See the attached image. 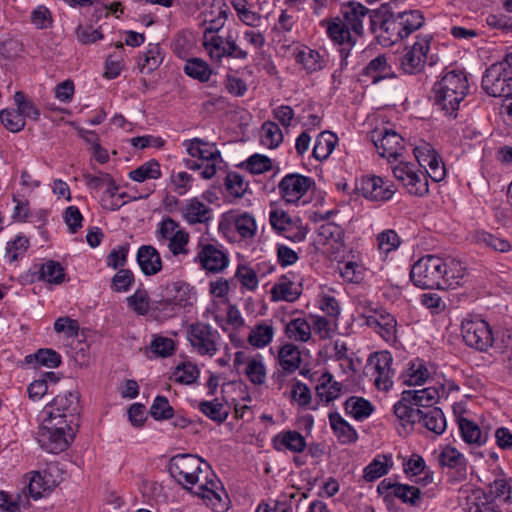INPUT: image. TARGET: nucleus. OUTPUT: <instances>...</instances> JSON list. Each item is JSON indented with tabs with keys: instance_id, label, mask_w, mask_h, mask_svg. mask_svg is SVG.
<instances>
[{
	"instance_id": "nucleus-43",
	"label": "nucleus",
	"mask_w": 512,
	"mask_h": 512,
	"mask_svg": "<svg viewBox=\"0 0 512 512\" xmlns=\"http://www.w3.org/2000/svg\"><path fill=\"white\" fill-rule=\"evenodd\" d=\"M201 44L211 61L221 63L225 58L226 42L222 36L208 35L202 37Z\"/></svg>"
},
{
	"instance_id": "nucleus-12",
	"label": "nucleus",
	"mask_w": 512,
	"mask_h": 512,
	"mask_svg": "<svg viewBox=\"0 0 512 512\" xmlns=\"http://www.w3.org/2000/svg\"><path fill=\"white\" fill-rule=\"evenodd\" d=\"M187 339L199 355L213 357L218 351L221 336L210 325L198 322L188 327Z\"/></svg>"
},
{
	"instance_id": "nucleus-27",
	"label": "nucleus",
	"mask_w": 512,
	"mask_h": 512,
	"mask_svg": "<svg viewBox=\"0 0 512 512\" xmlns=\"http://www.w3.org/2000/svg\"><path fill=\"white\" fill-rule=\"evenodd\" d=\"M413 406L409 391H403L401 399L393 407V414L404 429L412 428L420 416L421 410L415 409Z\"/></svg>"
},
{
	"instance_id": "nucleus-60",
	"label": "nucleus",
	"mask_w": 512,
	"mask_h": 512,
	"mask_svg": "<svg viewBox=\"0 0 512 512\" xmlns=\"http://www.w3.org/2000/svg\"><path fill=\"white\" fill-rule=\"evenodd\" d=\"M150 414L155 420H167L173 417L174 410L164 396H157L151 407Z\"/></svg>"
},
{
	"instance_id": "nucleus-13",
	"label": "nucleus",
	"mask_w": 512,
	"mask_h": 512,
	"mask_svg": "<svg viewBox=\"0 0 512 512\" xmlns=\"http://www.w3.org/2000/svg\"><path fill=\"white\" fill-rule=\"evenodd\" d=\"M314 184L315 182L311 177L299 173H289L279 181L278 192L281 199L287 204H305L307 201L303 198Z\"/></svg>"
},
{
	"instance_id": "nucleus-38",
	"label": "nucleus",
	"mask_w": 512,
	"mask_h": 512,
	"mask_svg": "<svg viewBox=\"0 0 512 512\" xmlns=\"http://www.w3.org/2000/svg\"><path fill=\"white\" fill-rule=\"evenodd\" d=\"M278 361L279 365L284 371L292 373L296 371L301 365V352L295 344L286 343L279 349Z\"/></svg>"
},
{
	"instance_id": "nucleus-18",
	"label": "nucleus",
	"mask_w": 512,
	"mask_h": 512,
	"mask_svg": "<svg viewBox=\"0 0 512 512\" xmlns=\"http://www.w3.org/2000/svg\"><path fill=\"white\" fill-rule=\"evenodd\" d=\"M428 386L417 390H408L412 404L418 407H432L441 398L447 397L445 377L441 375L437 380L427 383Z\"/></svg>"
},
{
	"instance_id": "nucleus-36",
	"label": "nucleus",
	"mask_w": 512,
	"mask_h": 512,
	"mask_svg": "<svg viewBox=\"0 0 512 512\" xmlns=\"http://www.w3.org/2000/svg\"><path fill=\"white\" fill-rule=\"evenodd\" d=\"M274 334L275 328L272 322L262 320L251 328L248 342L255 348H264L272 342Z\"/></svg>"
},
{
	"instance_id": "nucleus-40",
	"label": "nucleus",
	"mask_w": 512,
	"mask_h": 512,
	"mask_svg": "<svg viewBox=\"0 0 512 512\" xmlns=\"http://www.w3.org/2000/svg\"><path fill=\"white\" fill-rule=\"evenodd\" d=\"M337 142L336 134L330 131L319 133L312 150L313 157L318 161L326 160L335 149Z\"/></svg>"
},
{
	"instance_id": "nucleus-8",
	"label": "nucleus",
	"mask_w": 512,
	"mask_h": 512,
	"mask_svg": "<svg viewBox=\"0 0 512 512\" xmlns=\"http://www.w3.org/2000/svg\"><path fill=\"white\" fill-rule=\"evenodd\" d=\"M482 88L493 97H512V65L507 56L503 62L486 70Z\"/></svg>"
},
{
	"instance_id": "nucleus-35",
	"label": "nucleus",
	"mask_w": 512,
	"mask_h": 512,
	"mask_svg": "<svg viewBox=\"0 0 512 512\" xmlns=\"http://www.w3.org/2000/svg\"><path fill=\"white\" fill-rule=\"evenodd\" d=\"M418 422L422 427L436 436L442 435L447 428L446 417L440 408L434 407L426 412L421 411Z\"/></svg>"
},
{
	"instance_id": "nucleus-33",
	"label": "nucleus",
	"mask_w": 512,
	"mask_h": 512,
	"mask_svg": "<svg viewBox=\"0 0 512 512\" xmlns=\"http://www.w3.org/2000/svg\"><path fill=\"white\" fill-rule=\"evenodd\" d=\"M342 388V384L336 381L331 373L325 372L319 377L315 389L320 400L330 403L340 396Z\"/></svg>"
},
{
	"instance_id": "nucleus-58",
	"label": "nucleus",
	"mask_w": 512,
	"mask_h": 512,
	"mask_svg": "<svg viewBox=\"0 0 512 512\" xmlns=\"http://www.w3.org/2000/svg\"><path fill=\"white\" fill-rule=\"evenodd\" d=\"M0 120L6 129L14 133L21 131L25 126L23 115L18 110H2L0 112Z\"/></svg>"
},
{
	"instance_id": "nucleus-2",
	"label": "nucleus",
	"mask_w": 512,
	"mask_h": 512,
	"mask_svg": "<svg viewBox=\"0 0 512 512\" xmlns=\"http://www.w3.org/2000/svg\"><path fill=\"white\" fill-rule=\"evenodd\" d=\"M413 152L418 164L426 168V171L403 161L391 166V170L396 181L408 194L424 197L429 193L428 177L434 182H440L446 177V168L437 150L428 142L421 141Z\"/></svg>"
},
{
	"instance_id": "nucleus-22",
	"label": "nucleus",
	"mask_w": 512,
	"mask_h": 512,
	"mask_svg": "<svg viewBox=\"0 0 512 512\" xmlns=\"http://www.w3.org/2000/svg\"><path fill=\"white\" fill-rule=\"evenodd\" d=\"M54 470H56V467L49 466L43 472L33 471L29 474L27 488L32 498L35 500L42 498L58 484L57 480L53 478Z\"/></svg>"
},
{
	"instance_id": "nucleus-63",
	"label": "nucleus",
	"mask_w": 512,
	"mask_h": 512,
	"mask_svg": "<svg viewBox=\"0 0 512 512\" xmlns=\"http://www.w3.org/2000/svg\"><path fill=\"white\" fill-rule=\"evenodd\" d=\"M128 306L139 315H146L150 309L148 293L145 290H136L127 298Z\"/></svg>"
},
{
	"instance_id": "nucleus-24",
	"label": "nucleus",
	"mask_w": 512,
	"mask_h": 512,
	"mask_svg": "<svg viewBox=\"0 0 512 512\" xmlns=\"http://www.w3.org/2000/svg\"><path fill=\"white\" fill-rule=\"evenodd\" d=\"M457 426L461 439L467 445L478 448L487 443L488 432L483 431L473 420L457 415Z\"/></svg>"
},
{
	"instance_id": "nucleus-49",
	"label": "nucleus",
	"mask_w": 512,
	"mask_h": 512,
	"mask_svg": "<svg viewBox=\"0 0 512 512\" xmlns=\"http://www.w3.org/2000/svg\"><path fill=\"white\" fill-rule=\"evenodd\" d=\"M245 375L254 385H262L266 381V367L261 355H256L247 360Z\"/></svg>"
},
{
	"instance_id": "nucleus-26",
	"label": "nucleus",
	"mask_w": 512,
	"mask_h": 512,
	"mask_svg": "<svg viewBox=\"0 0 512 512\" xmlns=\"http://www.w3.org/2000/svg\"><path fill=\"white\" fill-rule=\"evenodd\" d=\"M183 145L192 158L199 161H222L221 153L215 144L204 141L200 138L186 140Z\"/></svg>"
},
{
	"instance_id": "nucleus-54",
	"label": "nucleus",
	"mask_w": 512,
	"mask_h": 512,
	"mask_svg": "<svg viewBox=\"0 0 512 512\" xmlns=\"http://www.w3.org/2000/svg\"><path fill=\"white\" fill-rule=\"evenodd\" d=\"M235 278L241 284V291L254 292L259 285L256 272L249 266L239 265L235 272Z\"/></svg>"
},
{
	"instance_id": "nucleus-46",
	"label": "nucleus",
	"mask_w": 512,
	"mask_h": 512,
	"mask_svg": "<svg viewBox=\"0 0 512 512\" xmlns=\"http://www.w3.org/2000/svg\"><path fill=\"white\" fill-rule=\"evenodd\" d=\"M184 72L200 82H207L212 75L210 66L201 58L188 59L184 66Z\"/></svg>"
},
{
	"instance_id": "nucleus-57",
	"label": "nucleus",
	"mask_w": 512,
	"mask_h": 512,
	"mask_svg": "<svg viewBox=\"0 0 512 512\" xmlns=\"http://www.w3.org/2000/svg\"><path fill=\"white\" fill-rule=\"evenodd\" d=\"M162 62L161 49L159 45H149V49L139 58L141 70L148 72L155 70Z\"/></svg>"
},
{
	"instance_id": "nucleus-14",
	"label": "nucleus",
	"mask_w": 512,
	"mask_h": 512,
	"mask_svg": "<svg viewBox=\"0 0 512 512\" xmlns=\"http://www.w3.org/2000/svg\"><path fill=\"white\" fill-rule=\"evenodd\" d=\"M321 25L326 28V33L330 40L341 46L340 55L342 61H345L356 44L357 39L362 35L350 30L347 25L341 22L340 17L323 20Z\"/></svg>"
},
{
	"instance_id": "nucleus-34",
	"label": "nucleus",
	"mask_w": 512,
	"mask_h": 512,
	"mask_svg": "<svg viewBox=\"0 0 512 512\" xmlns=\"http://www.w3.org/2000/svg\"><path fill=\"white\" fill-rule=\"evenodd\" d=\"M384 181L375 175L363 176L357 183L356 189L370 201H382L384 199Z\"/></svg>"
},
{
	"instance_id": "nucleus-29",
	"label": "nucleus",
	"mask_w": 512,
	"mask_h": 512,
	"mask_svg": "<svg viewBox=\"0 0 512 512\" xmlns=\"http://www.w3.org/2000/svg\"><path fill=\"white\" fill-rule=\"evenodd\" d=\"M296 62L301 64L307 73H314L322 70L327 64L325 52L303 46L295 53Z\"/></svg>"
},
{
	"instance_id": "nucleus-20",
	"label": "nucleus",
	"mask_w": 512,
	"mask_h": 512,
	"mask_svg": "<svg viewBox=\"0 0 512 512\" xmlns=\"http://www.w3.org/2000/svg\"><path fill=\"white\" fill-rule=\"evenodd\" d=\"M470 241L488 251L506 253L512 250L511 242L497 231L476 229L470 233Z\"/></svg>"
},
{
	"instance_id": "nucleus-44",
	"label": "nucleus",
	"mask_w": 512,
	"mask_h": 512,
	"mask_svg": "<svg viewBox=\"0 0 512 512\" xmlns=\"http://www.w3.org/2000/svg\"><path fill=\"white\" fill-rule=\"evenodd\" d=\"M200 375L198 366L190 361L178 364L172 374V379L182 385H191L195 383Z\"/></svg>"
},
{
	"instance_id": "nucleus-55",
	"label": "nucleus",
	"mask_w": 512,
	"mask_h": 512,
	"mask_svg": "<svg viewBox=\"0 0 512 512\" xmlns=\"http://www.w3.org/2000/svg\"><path fill=\"white\" fill-rule=\"evenodd\" d=\"M380 355H382V352L371 353L363 369L364 375L373 380L379 389H381L382 383V367Z\"/></svg>"
},
{
	"instance_id": "nucleus-17",
	"label": "nucleus",
	"mask_w": 512,
	"mask_h": 512,
	"mask_svg": "<svg viewBox=\"0 0 512 512\" xmlns=\"http://www.w3.org/2000/svg\"><path fill=\"white\" fill-rule=\"evenodd\" d=\"M205 461L191 454H178L171 458L169 472L171 476L184 488H189V483L201 468Z\"/></svg>"
},
{
	"instance_id": "nucleus-61",
	"label": "nucleus",
	"mask_w": 512,
	"mask_h": 512,
	"mask_svg": "<svg viewBox=\"0 0 512 512\" xmlns=\"http://www.w3.org/2000/svg\"><path fill=\"white\" fill-rule=\"evenodd\" d=\"M190 235L187 231L181 229L178 230L176 235L170 238L168 241V249L173 256L187 255L189 253L188 243Z\"/></svg>"
},
{
	"instance_id": "nucleus-47",
	"label": "nucleus",
	"mask_w": 512,
	"mask_h": 512,
	"mask_svg": "<svg viewBox=\"0 0 512 512\" xmlns=\"http://www.w3.org/2000/svg\"><path fill=\"white\" fill-rule=\"evenodd\" d=\"M161 175L160 164L154 159L143 163L136 169L129 172V178L136 182L159 179Z\"/></svg>"
},
{
	"instance_id": "nucleus-51",
	"label": "nucleus",
	"mask_w": 512,
	"mask_h": 512,
	"mask_svg": "<svg viewBox=\"0 0 512 512\" xmlns=\"http://www.w3.org/2000/svg\"><path fill=\"white\" fill-rule=\"evenodd\" d=\"M345 409L357 420H363L369 417L373 411L371 403L361 397L349 398L345 403Z\"/></svg>"
},
{
	"instance_id": "nucleus-25",
	"label": "nucleus",
	"mask_w": 512,
	"mask_h": 512,
	"mask_svg": "<svg viewBox=\"0 0 512 512\" xmlns=\"http://www.w3.org/2000/svg\"><path fill=\"white\" fill-rule=\"evenodd\" d=\"M79 408V399L77 393L65 392L57 395L53 401L45 408L44 413L48 416L49 411H53L52 416H59L67 419L73 417Z\"/></svg>"
},
{
	"instance_id": "nucleus-59",
	"label": "nucleus",
	"mask_w": 512,
	"mask_h": 512,
	"mask_svg": "<svg viewBox=\"0 0 512 512\" xmlns=\"http://www.w3.org/2000/svg\"><path fill=\"white\" fill-rule=\"evenodd\" d=\"M225 187L230 195L242 197L248 189V183L237 172H229L225 178Z\"/></svg>"
},
{
	"instance_id": "nucleus-1",
	"label": "nucleus",
	"mask_w": 512,
	"mask_h": 512,
	"mask_svg": "<svg viewBox=\"0 0 512 512\" xmlns=\"http://www.w3.org/2000/svg\"><path fill=\"white\" fill-rule=\"evenodd\" d=\"M391 9V3H386V63L397 66L406 74L419 73L429 59L433 37L430 34L420 35L410 48L403 41L423 26L425 18L420 10L395 15Z\"/></svg>"
},
{
	"instance_id": "nucleus-41",
	"label": "nucleus",
	"mask_w": 512,
	"mask_h": 512,
	"mask_svg": "<svg viewBox=\"0 0 512 512\" xmlns=\"http://www.w3.org/2000/svg\"><path fill=\"white\" fill-rule=\"evenodd\" d=\"M386 499L388 496L393 495L400 499L403 503L409 505H416L420 500L421 492L418 487L408 484H388L386 485Z\"/></svg>"
},
{
	"instance_id": "nucleus-19",
	"label": "nucleus",
	"mask_w": 512,
	"mask_h": 512,
	"mask_svg": "<svg viewBox=\"0 0 512 512\" xmlns=\"http://www.w3.org/2000/svg\"><path fill=\"white\" fill-rule=\"evenodd\" d=\"M401 377L407 386H422L437 380L440 376L433 364L417 358L409 363Z\"/></svg>"
},
{
	"instance_id": "nucleus-6",
	"label": "nucleus",
	"mask_w": 512,
	"mask_h": 512,
	"mask_svg": "<svg viewBox=\"0 0 512 512\" xmlns=\"http://www.w3.org/2000/svg\"><path fill=\"white\" fill-rule=\"evenodd\" d=\"M51 414L53 411L48 412L38 428L37 441L47 452L57 454L69 447L72 436L68 431L71 428L67 419Z\"/></svg>"
},
{
	"instance_id": "nucleus-48",
	"label": "nucleus",
	"mask_w": 512,
	"mask_h": 512,
	"mask_svg": "<svg viewBox=\"0 0 512 512\" xmlns=\"http://www.w3.org/2000/svg\"><path fill=\"white\" fill-rule=\"evenodd\" d=\"M61 355L53 349H39L36 353L27 355L25 360L27 363L35 362L39 366H44L47 368H56L58 367L62 360Z\"/></svg>"
},
{
	"instance_id": "nucleus-28",
	"label": "nucleus",
	"mask_w": 512,
	"mask_h": 512,
	"mask_svg": "<svg viewBox=\"0 0 512 512\" xmlns=\"http://www.w3.org/2000/svg\"><path fill=\"white\" fill-rule=\"evenodd\" d=\"M136 260L141 271L147 276L155 275L162 269L160 253L152 245L140 246L137 251Z\"/></svg>"
},
{
	"instance_id": "nucleus-9",
	"label": "nucleus",
	"mask_w": 512,
	"mask_h": 512,
	"mask_svg": "<svg viewBox=\"0 0 512 512\" xmlns=\"http://www.w3.org/2000/svg\"><path fill=\"white\" fill-rule=\"evenodd\" d=\"M202 270L207 273H221L229 265L228 251L220 244L208 242L201 238L196 246V255L193 259Z\"/></svg>"
},
{
	"instance_id": "nucleus-16",
	"label": "nucleus",
	"mask_w": 512,
	"mask_h": 512,
	"mask_svg": "<svg viewBox=\"0 0 512 512\" xmlns=\"http://www.w3.org/2000/svg\"><path fill=\"white\" fill-rule=\"evenodd\" d=\"M231 225L242 240H252L256 236V219L248 212L238 213L230 211L224 214L218 224V230L223 234H227Z\"/></svg>"
},
{
	"instance_id": "nucleus-56",
	"label": "nucleus",
	"mask_w": 512,
	"mask_h": 512,
	"mask_svg": "<svg viewBox=\"0 0 512 512\" xmlns=\"http://www.w3.org/2000/svg\"><path fill=\"white\" fill-rule=\"evenodd\" d=\"M419 301L432 315H439L447 310L446 301L435 292L421 294Z\"/></svg>"
},
{
	"instance_id": "nucleus-11",
	"label": "nucleus",
	"mask_w": 512,
	"mask_h": 512,
	"mask_svg": "<svg viewBox=\"0 0 512 512\" xmlns=\"http://www.w3.org/2000/svg\"><path fill=\"white\" fill-rule=\"evenodd\" d=\"M436 461L442 469H447L448 482H463L468 475V460L462 452L452 445H441L434 452Z\"/></svg>"
},
{
	"instance_id": "nucleus-21",
	"label": "nucleus",
	"mask_w": 512,
	"mask_h": 512,
	"mask_svg": "<svg viewBox=\"0 0 512 512\" xmlns=\"http://www.w3.org/2000/svg\"><path fill=\"white\" fill-rule=\"evenodd\" d=\"M180 214L189 225H207L213 218V209L198 197H193L183 203Z\"/></svg>"
},
{
	"instance_id": "nucleus-52",
	"label": "nucleus",
	"mask_w": 512,
	"mask_h": 512,
	"mask_svg": "<svg viewBox=\"0 0 512 512\" xmlns=\"http://www.w3.org/2000/svg\"><path fill=\"white\" fill-rule=\"evenodd\" d=\"M405 150V140L403 136L394 130L386 128V158L390 162V158L395 161L402 156Z\"/></svg>"
},
{
	"instance_id": "nucleus-42",
	"label": "nucleus",
	"mask_w": 512,
	"mask_h": 512,
	"mask_svg": "<svg viewBox=\"0 0 512 512\" xmlns=\"http://www.w3.org/2000/svg\"><path fill=\"white\" fill-rule=\"evenodd\" d=\"M334 358L340 362L341 368L345 372H357L361 366L359 358H354L353 353H349L347 344L343 341L336 340L333 343Z\"/></svg>"
},
{
	"instance_id": "nucleus-23",
	"label": "nucleus",
	"mask_w": 512,
	"mask_h": 512,
	"mask_svg": "<svg viewBox=\"0 0 512 512\" xmlns=\"http://www.w3.org/2000/svg\"><path fill=\"white\" fill-rule=\"evenodd\" d=\"M369 9L359 2L348 1L341 5L340 20L347 25L350 30L363 34V19L368 14Z\"/></svg>"
},
{
	"instance_id": "nucleus-15",
	"label": "nucleus",
	"mask_w": 512,
	"mask_h": 512,
	"mask_svg": "<svg viewBox=\"0 0 512 512\" xmlns=\"http://www.w3.org/2000/svg\"><path fill=\"white\" fill-rule=\"evenodd\" d=\"M304 275L299 271H288L283 274L271 288L273 301H296L303 291Z\"/></svg>"
},
{
	"instance_id": "nucleus-53",
	"label": "nucleus",
	"mask_w": 512,
	"mask_h": 512,
	"mask_svg": "<svg viewBox=\"0 0 512 512\" xmlns=\"http://www.w3.org/2000/svg\"><path fill=\"white\" fill-rule=\"evenodd\" d=\"M283 140V134L280 127L271 121H267L261 128V143L270 148H276Z\"/></svg>"
},
{
	"instance_id": "nucleus-50",
	"label": "nucleus",
	"mask_w": 512,
	"mask_h": 512,
	"mask_svg": "<svg viewBox=\"0 0 512 512\" xmlns=\"http://www.w3.org/2000/svg\"><path fill=\"white\" fill-rule=\"evenodd\" d=\"M367 122L369 125L375 126L368 133V138L377 149L380 157H384V119L376 115L368 116Z\"/></svg>"
},
{
	"instance_id": "nucleus-10",
	"label": "nucleus",
	"mask_w": 512,
	"mask_h": 512,
	"mask_svg": "<svg viewBox=\"0 0 512 512\" xmlns=\"http://www.w3.org/2000/svg\"><path fill=\"white\" fill-rule=\"evenodd\" d=\"M269 222L275 233L294 243L305 241L309 232L308 225L300 217L291 216L282 209L271 210Z\"/></svg>"
},
{
	"instance_id": "nucleus-32",
	"label": "nucleus",
	"mask_w": 512,
	"mask_h": 512,
	"mask_svg": "<svg viewBox=\"0 0 512 512\" xmlns=\"http://www.w3.org/2000/svg\"><path fill=\"white\" fill-rule=\"evenodd\" d=\"M273 445L278 451L286 449L293 453H301L306 448V441L299 432L288 430L277 434L273 439Z\"/></svg>"
},
{
	"instance_id": "nucleus-37",
	"label": "nucleus",
	"mask_w": 512,
	"mask_h": 512,
	"mask_svg": "<svg viewBox=\"0 0 512 512\" xmlns=\"http://www.w3.org/2000/svg\"><path fill=\"white\" fill-rule=\"evenodd\" d=\"M290 398L302 410H317L318 404L313 403V397L307 384L300 380L291 383Z\"/></svg>"
},
{
	"instance_id": "nucleus-31",
	"label": "nucleus",
	"mask_w": 512,
	"mask_h": 512,
	"mask_svg": "<svg viewBox=\"0 0 512 512\" xmlns=\"http://www.w3.org/2000/svg\"><path fill=\"white\" fill-rule=\"evenodd\" d=\"M464 509L466 512H502L481 489L469 491L465 498Z\"/></svg>"
},
{
	"instance_id": "nucleus-39",
	"label": "nucleus",
	"mask_w": 512,
	"mask_h": 512,
	"mask_svg": "<svg viewBox=\"0 0 512 512\" xmlns=\"http://www.w3.org/2000/svg\"><path fill=\"white\" fill-rule=\"evenodd\" d=\"M329 421L334 434L341 443L351 444L356 442L358 438L356 430L338 413H330Z\"/></svg>"
},
{
	"instance_id": "nucleus-3",
	"label": "nucleus",
	"mask_w": 512,
	"mask_h": 512,
	"mask_svg": "<svg viewBox=\"0 0 512 512\" xmlns=\"http://www.w3.org/2000/svg\"><path fill=\"white\" fill-rule=\"evenodd\" d=\"M466 268L452 257L427 254L412 266L410 279L422 289H456L464 283Z\"/></svg>"
},
{
	"instance_id": "nucleus-5",
	"label": "nucleus",
	"mask_w": 512,
	"mask_h": 512,
	"mask_svg": "<svg viewBox=\"0 0 512 512\" xmlns=\"http://www.w3.org/2000/svg\"><path fill=\"white\" fill-rule=\"evenodd\" d=\"M186 489L202 498L206 506L215 512H225L229 507L228 494L207 462L195 473Z\"/></svg>"
},
{
	"instance_id": "nucleus-45",
	"label": "nucleus",
	"mask_w": 512,
	"mask_h": 512,
	"mask_svg": "<svg viewBox=\"0 0 512 512\" xmlns=\"http://www.w3.org/2000/svg\"><path fill=\"white\" fill-rule=\"evenodd\" d=\"M39 279L49 284H61L65 280V271L59 262L49 260L41 265Z\"/></svg>"
},
{
	"instance_id": "nucleus-30",
	"label": "nucleus",
	"mask_w": 512,
	"mask_h": 512,
	"mask_svg": "<svg viewBox=\"0 0 512 512\" xmlns=\"http://www.w3.org/2000/svg\"><path fill=\"white\" fill-rule=\"evenodd\" d=\"M285 336L291 343H307L312 337V327L303 317L292 318L285 324Z\"/></svg>"
},
{
	"instance_id": "nucleus-4",
	"label": "nucleus",
	"mask_w": 512,
	"mask_h": 512,
	"mask_svg": "<svg viewBox=\"0 0 512 512\" xmlns=\"http://www.w3.org/2000/svg\"><path fill=\"white\" fill-rule=\"evenodd\" d=\"M468 90L469 82L466 74L462 71H449L433 85L434 105L444 115L455 118Z\"/></svg>"
},
{
	"instance_id": "nucleus-64",
	"label": "nucleus",
	"mask_w": 512,
	"mask_h": 512,
	"mask_svg": "<svg viewBox=\"0 0 512 512\" xmlns=\"http://www.w3.org/2000/svg\"><path fill=\"white\" fill-rule=\"evenodd\" d=\"M171 188L179 196L185 195L192 187L193 177L187 172H178L171 175Z\"/></svg>"
},
{
	"instance_id": "nucleus-7",
	"label": "nucleus",
	"mask_w": 512,
	"mask_h": 512,
	"mask_svg": "<svg viewBox=\"0 0 512 512\" xmlns=\"http://www.w3.org/2000/svg\"><path fill=\"white\" fill-rule=\"evenodd\" d=\"M464 343L479 352H487L494 344V333L490 324L476 315H467L461 321Z\"/></svg>"
},
{
	"instance_id": "nucleus-62",
	"label": "nucleus",
	"mask_w": 512,
	"mask_h": 512,
	"mask_svg": "<svg viewBox=\"0 0 512 512\" xmlns=\"http://www.w3.org/2000/svg\"><path fill=\"white\" fill-rule=\"evenodd\" d=\"M199 410L213 421L223 422L227 418V412L218 400L201 402Z\"/></svg>"
}]
</instances>
